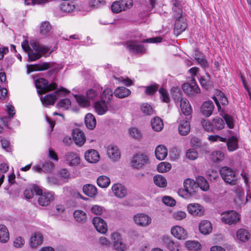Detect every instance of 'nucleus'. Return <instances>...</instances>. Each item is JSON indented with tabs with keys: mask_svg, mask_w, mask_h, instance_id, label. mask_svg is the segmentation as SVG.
<instances>
[{
	"mask_svg": "<svg viewBox=\"0 0 251 251\" xmlns=\"http://www.w3.org/2000/svg\"><path fill=\"white\" fill-rule=\"evenodd\" d=\"M174 236L178 239H184L187 237L186 230L181 226H174Z\"/></svg>",
	"mask_w": 251,
	"mask_h": 251,
	"instance_id": "7c9ffc66",
	"label": "nucleus"
},
{
	"mask_svg": "<svg viewBox=\"0 0 251 251\" xmlns=\"http://www.w3.org/2000/svg\"><path fill=\"white\" fill-rule=\"evenodd\" d=\"M87 97L89 100L85 97L82 95H75V99L79 104L82 107H88L90 105V100H93L98 96V93L93 89H90L87 91Z\"/></svg>",
	"mask_w": 251,
	"mask_h": 251,
	"instance_id": "6e6552de",
	"label": "nucleus"
},
{
	"mask_svg": "<svg viewBox=\"0 0 251 251\" xmlns=\"http://www.w3.org/2000/svg\"><path fill=\"white\" fill-rule=\"evenodd\" d=\"M174 96L175 102L176 104L179 105L182 113L177 120L179 126H190V115L192 112V108L189 101L186 98H182V93L177 88H174Z\"/></svg>",
	"mask_w": 251,
	"mask_h": 251,
	"instance_id": "f257e3e1",
	"label": "nucleus"
},
{
	"mask_svg": "<svg viewBox=\"0 0 251 251\" xmlns=\"http://www.w3.org/2000/svg\"><path fill=\"white\" fill-rule=\"evenodd\" d=\"M85 159L87 161L91 163H95L100 160V154L95 150H89L84 154Z\"/></svg>",
	"mask_w": 251,
	"mask_h": 251,
	"instance_id": "5701e85b",
	"label": "nucleus"
},
{
	"mask_svg": "<svg viewBox=\"0 0 251 251\" xmlns=\"http://www.w3.org/2000/svg\"><path fill=\"white\" fill-rule=\"evenodd\" d=\"M187 209L189 213L194 216H201L204 214L203 207L197 203L189 204L187 206Z\"/></svg>",
	"mask_w": 251,
	"mask_h": 251,
	"instance_id": "ddd939ff",
	"label": "nucleus"
},
{
	"mask_svg": "<svg viewBox=\"0 0 251 251\" xmlns=\"http://www.w3.org/2000/svg\"><path fill=\"white\" fill-rule=\"evenodd\" d=\"M113 93L111 89L106 88L102 92L100 99L109 103L112 99Z\"/></svg>",
	"mask_w": 251,
	"mask_h": 251,
	"instance_id": "79ce46f5",
	"label": "nucleus"
},
{
	"mask_svg": "<svg viewBox=\"0 0 251 251\" xmlns=\"http://www.w3.org/2000/svg\"><path fill=\"white\" fill-rule=\"evenodd\" d=\"M196 181L198 187H200V188L203 191H207L208 190L209 188V184L207 180L203 176H198L197 177Z\"/></svg>",
	"mask_w": 251,
	"mask_h": 251,
	"instance_id": "ea45409f",
	"label": "nucleus"
},
{
	"mask_svg": "<svg viewBox=\"0 0 251 251\" xmlns=\"http://www.w3.org/2000/svg\"><path fill=\"white\" fill-rule=\"evenodd\" d=\"M84 122L85 126L96 125V120L94 115L91 113H88L85 115Z\"/></svg>",
	"mask_w": 251,
	"mask_h": 251,
	"instance_id": "8fccbe9b",
	"label": "nucleus"
},
{
	"mask_svg": "<svg viewBox=\"0 0 251 251\" xmlns=\"http://www.w3.org/2000/svg\"><path fill=\"white\" fill-rule=\"evenodd\" d=\"M227 149L229 151H233L238 148V140L234 136L229 138L226 142Z\"/></svg>",
	"mask_w": 251,
	"mask_h": 251,
	"instance_id": "c9c22d12",
	"label": "nucleus"
},
{
	"mask_svg": "<svg viewBox=\"0 0 251 251\" xmlns=\"http://www.w3.org/2000/svg\"><path fill=\"white\" fill-rule=\"evenodd\" d=\"M126 47L130 52L136 53H144L146 50L143 45L138 44V43L135 41H129L127 42Z\"/></svg>",
	"mask_w": 251,
	"mask_h": 251,
	"instance_id": "2eb2a0df",
	"label": "nucleus"
},
{
	"mask_svg": "<svg viewBox=\"0 0 251 251\" xmlns=\"http://www.w3.org/2000/svg\"><path fill=\"white\" fill-rule=\"evenodd\" d=\"M141 110L144 114L149 115L152 114L153 112L151 106L147 103H144L141 105Z\"/></svg>",
	"mask_w": 251,
	"mask_h": 251,
	"instance_id": "603ef678",
	"label": "nucleus"
},
{
	"mask_svg": "<svg viewBox=\"0 0 251 251\" xmlns=\"http://www.w3.org/2000/svg\"><path fill=\"white\" fill-rule=\"evenodd\" d=\"M199 230L203 234H208L212 230L211 223L207 220L202 221L199 224Z\"/></svg>",
	"mask_w": 251,
	"mask_h": 251,
	"instance_id": "c85d7f7f",
	"label": "nucleus"
},
{
	"mask_svg": "<svg viewBox=\"0 0 251 251\" xmlns=\"http://www.w3.org/2000/svg\"><path fill=\"white\" fill-rule=\"evenodd\" d=\"M135 223L140 226L145 227L149 225L151 222L150 217L145 214H137L134 216Z\"/></svg>",
	"mask_w": 251,
	"mask_h": 251,
	"instance_id": "4468645a",
	"label": "nucleus"
},
{
	"mask_svg": "<svg viewBox=\"0 0 251 251\" xmlns=\"http://www.w3.org/2000/svg\"><path fill=\"white\" fill-rule=\"evenodd\" d=\"M130 135L136 139H139L141 138L142 134L140 130L136 126H132L128 130Z\"/></svg>",
	"mask_w": 251,
	"mask_h": 251,
	"instance_id": "de8ad7c7",
	"label": "nucleus"
},
{
	"mask_svg": "<svg viewBox=\"0 0 251 251\" xmlns=\"http://www.w3.org/2000/svg\"><path fill=\"white\" fill-rule=\"evenodd\" d=\"M74 216L75 220L80 223H84L87 220V216L86 213L80 210H77L74 212Z\"/></svg>",
	"mask_w": 251,
	"mask_h": 251,
	"instance_id": "58836bf2",
	"label": "nucleus"
},
{
	"mask_svg": "<svg viewBox=\"0 0 251 251\" xmlns=\"http://www.w3.org/2000/svg\"><path fill=\"white\" fill-rule=\"evenodd\" d=\"M153 180L157 187L165 188L167 185V181L165 177L160 175H157L153 176Z\"/></svg>",
	"mask_w": 251,
	"mask_h": 251,
	"instance_id": "f704fd0d",
	"label": "nucleus"
},
{
	"mask_svg": "<svg viewBox=\"0 0 251 251\" xmlns=\"http://www.w3.org/2000/svg\"><path fill=\"white\" fill-rule=\"evenodd\" d=\"M237 238L242 242H246L250 238V234L248 231L245 229H239L236 233Z\"/></svg>",
	"mask_w": 251,
	"mask_h": 251,
	"instance_id": "e433bc0d",
	"label": "nucleus"
},
{
	"mask_svg": "<svg viewBox=\"0 0 251 251\" xmlns=\"http://www.w3.org/2000/svg\"><path fill=\"white\" fill-rule=\"evenodd\" d=\"M114 78L118 81L117 83H122L126 86H129L132 84V81L128 77L125 78L123 76L117 77L114 76Z\"/></svg>",
	"mask_w": 251,
	"mask_h": 251,
	"instance_id": "864d4df0",
	"label": "nucleus"
},
{
	"mask_svg": "<svg viewBox=\"0 0 251 251\" xmlns=\"http://www.w3.org/2000/svg\"><path fill=\"white\" fill-rule=\"evenodd\" d=\"M109 104L100 99V100H97L94 103L95 111L99 115H103L108 111Z\"/></svg>",
	"mask_w": 251,
	"mask_h": 251,
	"instance_id": "f3484780",
	"label": "nucleus"
},
{
	"mask_svg": "<svg viewBox=\"0 0 251 251\" xmlns=\"http://www.w3.org/2000/svg\"><path fill=\"white\" fill-rule=\"evenodd\" d=\"M57 99V96L55 93L50 94L46 95L44 98L41 97V100L42 103L45 106H48L50 105H53L55 101Z\"/></svg>",
	"mask_w": 251,
	"mask_h": 251,
	"instance_id": "2f4dec72",
	"label": "nucleus"
},
{
	"mask_svg": "<svg viewBox=\"0 0 251 251\" xmlns=\"http://www.w3.org/2000/svg\"><path fill=\"white\" fill-rule=\"evenodd\" d=\"M182 89L185 93L189 96H194L200 93L201 91L194 79H193L190 83H185L183 84Z\"/></svg>",
	"mask_w": 251,
	"mask_h": 251,
	"instance_id": "9d476101",
	"label": "nucleus"
},
{
	"mask_svg": "<svg viewBox=\"0 0 251 251\" xmlns=\"http://www.w3.org/2000/svg\"><path fill=\"white\" fill-rule=\"evenodd\" d=\"M174 5L175 6V23L174 28V34L178 36L184 31L187 27L186 19L182 16V6L178 0H174Z\"/></svg>",
	"mask_w": 251,
	"mask_h": 251,
	"instance_id": "7ed1b4c3",
	"label": "nucleus"
},
{
	"mask_svg": "<svg viewBox=\"0 0 251 251\" xmlns=\"http://www.w3.org/2000/svg\"><path fill=\"white\" fill-rule=\"evenodd\" d=\"M199 80L201 85L206 89H208L212 86V82L209 75L206 77L201 76Z\"/></svg>",
	"mask_w": 251,
	"mask_h": 251,
	"instance_id": "a18cd8bd",
	"label": "nucleus"
},
{
	"mask_svg": "<svg viewBox=\"0 0 251 251\" xmlns=\"http://www.w3.org/2000/svg\"><path fill=\"white\" fill-rule=\"evenodd\" d=\"M225 158V154L220 151H214L210 154V159L215 163L222 161Z\"/></svg>",
	"mask_w": 251,
	"mask_h": 251,
	"instance_id": "473e14b6",
	"label": "nucleus"
},
{
	"mask_svg": "<svg viewBox=\"0 0 251 251\" xmlns=\"http://www.w3.org/2000/svg\"><path fill=\"white\" fill-rule=\"evenodd\" d=\"M187 157L192 160H194L197 158L198 153L196 150L191 149L187 150L186 153Z\"/></svg>",
	"mask_w": 251,
	"mask_h": 251,
	"instance_id": "4d7b16f0",
	"label": "nucleus"
},
{
	"mask_svg": "<svg viewBox=\"0 0 251 251\" xmlns=\"http://www.w3.org/2000/svg\"><path fill=\"white\" fill-rule=\"evenodd\" d=\"M51 26L49 22L45 21L41 23L40 25V33L43 35H48L50 31Z\"/></svg>",
	"mask_w": 251,
	"mask_h": 251,
	"instance_id": "c03bdc74",
	"label": "nucleus"
},
{
	"mask_svg": "<svg viewBox=\"0 0 251 251\" xmlns=\"http://www.w3.org/2000/svg\"><path fill=\"white\" fill-rule=\"evenodd\" d=\"M71 101L69 99H64L60 100L57 103V106L64 109H67L70 107Z\"/></svg>",
	"mask_w": 251,
	"mask_h": 251,
	"instance_id": "5fc2aeb1",
	"label": "nucleus"
},
{
	"mask_svg": "<svg viewBox=\"0 0 251 251\" xmlns=\"http://www.w3.org/2000/svg\"><path fill=\"white\" fill-rule=\"evenodd\" d=\"M214 105L211 100L204 101L201 108V113L205 116L208 117L211 116L214 109Z\"/></svg>",
	"mask_w": 251,
	"mask_h": 251,
	"instance_id": "412c9836",
	"label": "nucleus"
},
{
	"mask_svg": "<svg viewBox=\"0 0 251 251\" xmlns=\"http://www.w3.org/2000/svg\"><path fill=\"white\" fill-rule=\"evenodd\" d=\"M148 160L147 155L137 154L133 157L131 162V166L136 169H141L148 163Z\"/></svg>",
	"mask_w": 251,
	"mask_h": 251,
	"instance_id": "9b49d317",
	"label": "nucleus"
},
{
	"mask_svg": "<svg viewBox=\"0 0 251 251\" xmlns=\"http://www.w3.org/2000/svg\"><path fill=\"white\" fill-rule=\"evenodd\" d=\"M43 241V237L40 232H35L30 238V244L32 248H36L41 245Z\"/></svg>",
	"mask_w": 251,
	"mask_h": 251,
	"instance_id": "cd10ccee",
	"label": "nucleus"
},
{
	"mask_svg": "<svg viewBox=\"0 0 251 251\" xmlns=\"http://www.w3.org/2000/svg\"><path fill=\"white\" fill-rule=\"evenodd\" d=\"M73 136L75 144L81 147L86 141V137L84 133L78 128L74 129L73 131Z\"/></svg>",
	"mask_w": 251,
	"mask_h": 251,
	"instance_id": "dca6fc26",
	"label": "nucleus"
},
{
	"mask_svg": "<svg viewBox=\"0 0 251 251\" xmlns=\"http://www.w3.org/2000/svg\"><path fill=\"white\" fill-rule=\"evenodd\" d=\"M162 202L166 206H173V199L171 197L165 196L162 198Z\"/></svg>",
	"mask_w": 251,
	"mask_h": 251,
	"instance_id": "338daca9",
	"label": "nucleus"
},
{
	"mask_svg": "<svg viewBox=\"0 0 251 251\" xmlns=\"http://www.w3.org/2000/svg\"><path fill=\"white\" fill-rule=\"evenodd\" d=\"M107 154L109 157L113 161L118 160L121 156L118 148L113 145L109 146L108 147Z\"/></svg>",
	"mask_w": 251,
	"mask_h": 251,
	"instance_id": "393cba45",
	"label": "nucleus"
},
{
	"mask_svg": "<svg viewBox=\"0 0 251 251\" xmlns=\"http://www.w3.org/2000/svg\"><path fill=\"white\" fill-rule=\"evenodd\" d=\"M159 92L163 101L167 103L169 101V98L167 91L165 89L161 88L159 89Z\"/></svg>",
	"mask_w": 251,
	"mask_h": 251,
	"instance_id": "bf43d9fd",
	"label": "nucleus"
},
{
	"mask_svg": "<svg viewBox=\"0 0 251 251\" xmlns=\"http://www.w3.org/2000/svg\"><path fill=\"white\" fill-rule=\"evenodd\" d=\"M172 165L170 163L163 162L158 165L157 170L160 173H165L169 171Z\"/></svg>",
	"mask_w": 251,
	"mask_h": 251,
	"instance_id": "09e8293b",
	"label": "nucleus"
},
{
	"mask_svg": "<svg viewBox=\"0 0 251 251\" xmlns=\"http://www.w3.org/2000/svg\"><path fill=\"white\" fill-rule=\"evenodd\" d=\"M222 221L228 225L235 224L240 219L239 216L235 211H227L223 212L222 215Z\"/></svg>",
	"mask_w": 251,
	"mask_h": 251,
	"instance_id": "1a4fd4ad",
	"label": "nucleus"
},
{
	"mask_svg": "<svg viewBox=\"0 0 251 251\" xmlns=\"http://www.w3.org/2000/svg\"><path fill=\"white\" fill-rule=\"evenodd\" d=\"M38 203L40 205L46 206L49 205L53 200V195L51 192L42 193L39 195Z\"/></svg>",
	"mask_w": 251,
	"mask_h": 251,
	"instance_id": "aec40b11",
	"label": "nucleus"
},
{
	"mask_svg": "<svg viewBox=\"0 0 251 251\" xmlns=\"http://www.w3.org/2000/svg\"><path fill=\"white\" fill-rule=\"evenodd\" d=\"M167 154L168 150L164 145H159L156 147L155 155L157 159L162 160L166 157Z\"/></svg>",
	"mask_w": 251,
	"mask_h": 251,
	"instance_id": "bb28decb",
	"label": "nucleus"
},
{
	"mask_svg": "<svg viewBox=\"0 0 251 251\" xmlns=\"http://www.w3.org/2000/svg\"><path fill=\"white\" fill-rule=\"evenodd\" d=\"M30 45L36 52H33L31 50L27 40H25L22 43V47L25 52L28 53V59L30 61H34L40 58L42 55L45 54L50 50L48 47L41 46L34 40L30 41Z\"/></svg>",
	"mask_w": 251,
	"mask_h": 251,
	"instance_id": "f03ea898",
	"label": "nucleus"
},
{
	"mask_svg": "<svg viewBox=\"0 0 251 251\" xmlns=\"http://www.w3.org/2000/svg\"><path fill=\"white\" fill-rule=\"evenodd\" d=\"M83 192L87 196L90 197H94L97 194V189L93 185L86 184L83 187Z\"/></svg>",
	"mask_w": 251,
	"mask_h": 251,
	"instance_id": "72a5a7b5",
	"label": "nucleus"
},
{
	"mask_svg": "<svg viewBox=\"0 0 251 251\" xmlns=\"http://www.w3.org/2000/svg\"><path fill=\"white\" fill-rule=\"evenodd\" d=\"M220 174L223 179L231 185L236 184L237 176L236 172L229 167L225 166L221 168Z\"/></svg>",
	"mask_w": 251,
	"mask_h": 251,
	"instance_id": "39448f33",
	"label": "nucleus"
},
{
	"mask_svg": "<svg viewBox=\"0 0 251 251\" xmlns=\"http://www.w3.org/2000/svg\"><path fill=\"white\" fill-rule=\"evenodd\" d=\"M184 189H180L178 194L184 199L192 196L198 190V185L193 179L187 178L184 181Z\"/></svg>",
	"mask_w": 251,
	"mask_h": 251,
	"instance_id": "20e7f679",
	"label": "nucleus"
},
{
	"mask_svg": "<svg viewBox=\"0 0 251 251\" xmlns=\"http://www.w3.org/2000/svg\"><path fill=\"white\" fill-rule=\"evenodd\" d=\"M35 84L39 94L54 90L57 87V85L55 83H51L49 85L48 80L43 78H39L36 79Z\"/></svg>",
	"mask_w": 251,
	"mask_h": 251,
	"instance_id": "423d86ee",
	"label": "nucleus"
},
{
	"mask_svg": "<svg viewBox=\"0 0 251 251\" xmlns=\"http://www.w3.org/2000/svg\"><path fill=\"white\" fill-rule=\"evenodd\" d=\"M9 239V232L6 227L3 225H0V242H7Z\"/></svg>",
	"mask_w": 251,
	"mask_h": 251,
	"instance_id": "4c0bfd02",
	"label": "nucleus"
},
{
	"mask_svg": "<svg viewBox=\"0 0 251 251\" xmlns=\"http://www.w3.org/2000/svg\"><path fill=\"white\" fill-rule=\"evenodd\" d=\"M50 67V63L48 62H43L39 64L28 65L27 66V72L29 74L33 71H44Z\"/></svg>",
	"mask_w": 251,
	"mask_h": 251,
	"instance_id": "b1692460",
	"label": "nucleus"
},
{
	"mask_svg": "<svg viewBox=\"0 0 251 251\" xmlns=\"http://www.w3.org/2000/svg\"><path fill=\"white\" fill-rule=\"evenodd\" d=\"M65 161L70 166H76L80 164V158L77 153L71 151L65 154Z\"/></svg>",
	"mask_w": 251,
	"mask_h": 251,
	"instance_id": "f8f14e48",
	"label": "nucleus"
},
{
	"mask_svg": "<svg viewBox=\"0 0 251 251\" xmlns=\"http://www.w3.org/2000/svg\"><path fill=\"white\" fill-rule=\"evenodd\" d=\"M54 166V164L52 162H47L43 164L42 166L43 171L45 172H50L52 171Z\"/></svg>",
	"mask_w": 251,
	"mask_h": 251,
	"instance_id": "e2e57ef3",
	"label": "nucleus"
},
{
	"mask_svg": "<svg viewBox=\"0 0 251 251\" xmlns=\"http://www.w3.org/2000/svg\"><path fill=\"white\" fill-rule=\"evenodd\" d=\"M234 189L235 193L238 196V199L242 201L244 194L243 188L241 186H237Z\"/></svg>",
	"mask_w": 251,
	"mask_h": 251,
	"instance_id": "680f3d73",
	"label": "nucleus"
},
{
	"mask_svg": "<svg viewBox=\"0 0 251 251\" xmlns=\"http://www.w3.org/2000/svg\"><path fill=\"white\" fill-rule=\"evenodd\" d=\"M91 211L96 215H100L102 213L103 208L100 206L95 205L92 207Z\"/></svg>",
	"mask_w": 251,
	"mask_h": 251,
	"instance_id": "774afa93",
	"label": "nucleus"
},
{
	"mask_svg": "<svg viewBox=\"0 0 251 251\" xmlns=\"http://www.w3.org/2000/svg\"><path fill=\"white\" fill-rule=\"evenodd\" d=\"M212 98L214 100L219 111L221 108V104L226 105L228 103L227 99L225 95L223 92L218 90L216 91V96H213Z\"/></svg>",
	"mask_w": 251,
	"mask_h": 251,
	"instance_id": "a211bd4d",
	"label": "nucleus"
},
{
	"mask_svg": "<svg viewBox=\"0 0 251 251\" xmlns=\"http://www.w3.org/2000/svg\"><path fill=\"white\" fill-rule=\"evenodd\" d=\"M113 247L116 250L118 251H124L126 249V245L123 243L122 239L118 241H115L113 244Z\"/></svg>",
	"mask_w": 251,
	"mask_h": 251,
	"instance_id": "6e6d98bb",
	"label": "nucleus"
},
{
	"mask_svg": "<svg viewBox=\"0 0 251 251\" xmlns=\"http://www.w3.org/2000/svg\"><path fill=\"white\" fill-rule=\"evenodd\" d=\"M75 8V5L72 2H64L60 6L61 10L65 12H71Z\"/></svg>",
	"mask_w": 251,
	"mask_h": 251,
	"instance_id": "49530a36",
	"label": "nucleus"
},
{
	"mask_svg": "<svg viewBox=\"0 0 251 251\" xmlns=\"http://www.w3.org/2000/svg\"><path fill=\"white\" fill-rule=\"evenodd\" d=\"M48 183L51 185H60L61 183L59 180L55 177L52 176H50L47 178Z\"/></svg>",
	"mask_w": 251,
	"mask_h": 251,
	"instance_id": "0e129e2a",
	"label": "nucleus"
},
{
	"mask_svg": "<svg viewBox=\"0 0 251 251\" xmlns=\"http://www.w3.org/2000/svg\"><path fill=\"white\" fill-rule=\"evenodd\" d=\"M185 245L189 250L198 251L201 249V245L197 241L189 240L186 242Z\"/></svg>",
	"mask_w": 251,
	"mask_h": 251,
	"instance_id": "a19ab883",
	"label": "nucleus"
},
{
	"mask_svg": "<svg viewBox=\"0 0 251 251\" xmlns=\"http://www.w3.org/2000/svg\"><path fill=\"white\" fill-rule=\"evenodd\" d=\"M112 191L115 196L119 198H124L127 195L126 187L120 183H115L112 187Z\"/></svg>",
	"mask_w": 251,
	"mask_h": 251,
	"instance_id": "6ab92c4d",
	"label": "nucleus"
},
{
	"mask_svg": "<svg viewBox=\"0 0 251 251\" xmlns=\"http://www.w3.org/2000/svg\"><path fill=\"white\" fill-rule=\"evenodd\" d=\"M186 216V213L182 211H178L174 213V218L176 220H181Z\"/></svg>",
	"mask_w": 251,
	"mask_h": 251,
	"instance_id": "052dcab7",
	"label": "nucleus"
},
{
	"mask_svg": "<svg viewBox=\"0 0 251 251\" xmlns=\"http://www.w3.org/2000/svg\"><path fill=\"white\" fill-rule=\"evenodd\" d=\"M93 224L97 230L101 233H105L107 231V226L105 222L100 217H95L93 219Z\"/></svg>",
	"mask_w": 251,
	"mask_h": 251,
	"instance_id": "4be33fe9",
	"label": "nucleus"
},
{
	"mask_svg": "<svg viewBox=\"0 0 251 251\" xmlns=\"http://www.w3.org/2000/svg\"><path fill=\"white\" fill-rule=\"evenodd\" d=\"M33 191L35 192L37 195H39L42 193V190L38 186L33 185L31 187L25 189L24 191V195L25 198L27 199L32 198Z\"/></svg>",
	"mask_w": 251,
	"mask_h": 251,
	"instance_id": "a878e982",
	"label": "nucleus"
},
{
	"mask_svg": "<svg viewBox=\"0 0 251 251\" xmlns=\"http://www.w3.org/2000/svg\"><path fill=\"white\" fill-rule=\"evenodd\" d=\"M89 5L93 8H99L105 3L104 0H89Z\"/></svg>",
	"mask_w": 251,
	"mask_h": 251,
	"instance_id": "13d9d810",
	"label": "nucleus"
},
{
	"mask_svg": "<svg viewBox=\"0 0 251 251\" xmlns=\"http://www.w3.org/2000/svg\"><path fill=\"white\" fill-rule=\"evenodd\" d=\"M132 5V0H117L113 2L111 8L113 13H119L130 9Z\"/></svg>",
	"mask_w": 251,
	"mask_h": 251,
	"instance_id": "0eeeda50",
	"label": "nucleus"
},
{
	"mask_svg": "<svg viewBox=\"0 0 251 251\" xmlns=\"http://www.w3.org/2000/svg\"><path fill=\"white\" fill-rule=\"evenodd\" d=\"M195 59L197 60L198 63L203 68L208 67V63L206 59L203 57H197L196 56Z\"/></svg>",
	"mask_w": 251,
	"mask_h": 251,
	"instance_id": "69168bd1",
	"label": "nucleus"
},
{
	"mask_svg": "<svg viewBox=\"0 0 251 251\" xmlns=\"http://www.w3.org/2000/svg\"><path fill=\"white\" fill-rule=\"evenodd\" d=\"M130 93V90L124 87H119L115 89L114 92L115 96L119 99L127 97Z\"/></svg>",
	"mask_w": 251,
	"mask_h": 251,
	"instance_id": "c756f323",
	"label": "nucleus"
},
{
	"mask_svg": "<svg viewBox=\"0 0 251 251\" xmlns=\"http://www.w3.org/2000/svg\"><path fill=\"white\" fill-rule=\"evenodd\" d=\"M110 183L109 178L105 176H101L97 178V184L101 188L107 187Z\"/></svg>",
	"mask_w": 251,
	"mask_h": 251,
	"instance_id": "37998d69",
	"label": "nucleus"
},
{
	"mask_svg": "<svg viewBox=\"0 0 251 251\" xmlns=\"http://www.w3.org/2000/svg\"><path fill=\"white\" fill-rule=\"evenodd\" d=\"M145 88V93L148 95H153L158 90L159 86L157 84H154L148 86H144Z\"/></svg>",
	"mask_w": 251,
	"mask_h": 251,
	"instance_id": "3c124183",
	"label": "nucleus"
}]
</instances>
